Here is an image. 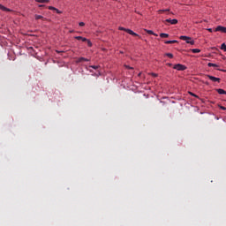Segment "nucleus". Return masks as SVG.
Here are the masks:
<instances>
[{
    "label": "nucleus",
    "mask_w": 226,
    "mask_h": 226,
    "mask_svg": "<svg viewBox=\"0 0 226 226\" xmlns=\"http://www.w3.org/2000/svg\"><path fill=\"white\" fill-rule=\"evenodd\" d=\"M180 40H183L185 41V43H189L190 45H195V40H193L192 37L181 35Z\"/></svg>",
    "instance_id": "1"
},
{
    "label": "nucleus",
    "mask_w": 226,
    "mask_h": 226,
    "mask_svg": "<svg viewBox=\"0 0 226 226\" xmlns=\"http://www.w3.org/2000/svg\"><path fill=\"white\" fill-rule=\"evenodd\" d=\"M174 70H177V72H185L186 70V66L181 64H177L173 66Z\"/></svg>",
    "instance_id": "2"
},
{
    "label": "nucleus",
    "mask_w": 226,
    "mask_h": 226,
    "mask_svg": "<svg viewBox=\"0 0 226 226\" xmlns=\"http://www.w3.org/2000/svg\"><path fill=\"white\" fill-rule=\"evenodd\" d=\"M162 22H163V24H167V22H169L171 26H176V24H177L178 21L176 19H167L163 20Z\"/></svg>",
    "instance_id": "3"
},
{
    "label": "nucleus",
    "mask_w": 226,
    "mask_h": 226,
    "mask_svg": "<svg viewBox=\"0 0 226 226\" xmlns=\"http://www.w3.org/2000/svg\"><path fill=\"white\" fill-rule=\"evenodd\" d=\"M207 77L209 79V80H211L212 82H217L218 84H220L221 82V79L220 78H217V77H215V76H212V75H207Z\"/></svg>",
    "instance_id": "4"
},
{
    "label": "nucleus",
    "mask_w": 226,
    "mask_h": 226,
    "mask_svg": "<svg viewBox=\"0 0 226 226\" xmlns=\"http://www.w3.org/2000/svg\"><path fill=\"white\" fill-rule=\"evenodd\" d=\"M215 33H218V31L220 33H226V27L222 26H217L215 29Z\"/></svg>",
    "instance_id": "5"
},
{
    "label": "nucleus",
    "mask_w": 226,
    "mask_h": 226,
    "mask_svg": "<svg viewBox=\"0 0 226 226\" xmlns=\"http://www.w3.org/2000/svg\"><path fill=\"white\" fill-rule=\"evenodd\" d=\"M48 9L56 11L58 15H61V13H63V11L54 6H49Z\"/></svg>",
    "instance_id": "6"
},
{
    "label": "nucleus",
    "mask_w": 226,
    "mask_h": 226,
    "mask_svg": "<svg viewBox=\"0 0 226 226\" xmlns=\"http://www.w3.org/2000/svg\"><path fill=\"white\" fill-rule=\"evenodd\" d=\"M126 33H128V34H131L132 36H139L137 33L133 32V30L129 28H127Z\"/></svg>",
    "instance_id": "7"
},
{
    "label": "nucleus",
    "mask_w": 226,
    "mask_h": 226,
    "mask_svg": "<svg viewBox=\"0 0 226 226\" xmlns=\"http://www.w3.org/2000/svg\"><path fill=\"white\" fill-rule=\"evenodd\" d=\"M82 61L89 62V59L81 56L76 60V63H82Z\"/></svg>",
    "instance_id": "8"
},
{
    "label": "nucleus",
    "mask_w": 226,
    "mask_h": 226,
    "mask_svg": "<svg viewBox=\"0 0 226 226\" xmlns=\"http://www.w3.org/2000/svg\"><path fill=\"white\" fill-rule=\"evenodd\" d=\"M35 20H47V19H45L43 16L41 15H38V14H35Z\"/></svg>",
    "instance_id": "9"
},
{
    "label": "nucleus",
    "mask_w": 226,
    "mask_h": 226,
    "mask_svg": "<svg viewBox=\"0 0 226 226\" xmlns=\"http://www.w3.org/2000/svg\"><path fill=\"white\" fill-rule=\"evenodd\" d=\"M0 10H2V11H11V9H8L7 7H4V5L0 4Z\"/></svg>",
    "instance_id": "10"
},
{
    "label": "nucleus",
    "mask_w": 226,
    "mask_h": 226,
    "mask_svg": "<svg viewBox=\"0 0 226 226\" xmlns=\"http://www.w3.org/2000/svg\"><path fill=\"white\" fill-rule=\"evenodd\" d=\"M146 33H147V34H152L153 36H158L157 34H155L153 30H147L145 29Z\"/></svg>",
    "instance_id": "11"
},
{
    "label": "nucleus",
    "mask_w": 226,
    "mask_h": 226,
    "mask_svg": "<svg viewBox=\"0 0 226 226\" xmlns=\"http://www.w3.org/2000/svg\"><path fill=\"white\" fill-rule=\"evenodd\" d=\"M75 40H81V41H87V38L82 36H75Z\"/></svg>",
    "instance_id": "12"
},
{
    "label": "nucleus",
    "mask_w": 226,
    "mask_h": 226,
    "mask_svg": "<svg viewBox=\"0 0 226 226\" xmlns=\"http://www.w3.org/2000/svg\"><path fill=\"white\" fill-rule=\"evenodd\" d=\"M216 91L218 94H226V91L222 88H218Z\"/></svg>",
    "instance_id": "13"
},
{
    "label": "nucleus",
    "mask_w": 226,
    "mask_h": 226,
    "mask_svg": "<svg viewBox=\"0 0 226 226\" xmlns=\"http://www.w3.org/2000/svg\"><path fill=\"white\" fill-rule=\"evenodd\" d=\"M207 66H208L209 68H211V67L218 68V64H213V63H208V64H207Z\"/></svg>",
    "instance_id": "14"
},
{
    "label": "nucleus",
    "mask_w": 226,
    "mask_h": 226,
    "mask_svg": "<svg viewBox=\"0 0 226 226\" xmlns=\"http://www.w3.org/2000/svg\"><path fill=\"white\" fill-rule=\"evenodd\" d=\"M164 43H165L166 45H169V44H170V43H177V41H176V40H173V41H165Z\"/></svg>",
    "instance_id": "15"
},
{
    "label": "nucleus",
    "mask_w": 226,
    "mask_h": 226,
    "mask_svg": "<svg viewBox=\"0 0 226 226\" xmlns=\"http://www.w3.org/2000/svg\"><path fill=\"white\" fill-rule=\"evenodd\" d=\"M191 52H192V54H199V53H200V49H191Z\"/></svg>",
    "instance_id": "16"
},
{
    "label": "nucleus",
    "mask_w": 226,
    "mask_h": 226,
    "mask_svg": "<svg viewBox=\"0 0 226 226\" xmlns=\"http://www.w3.org/2000/svg\"><path fill=\"white\" fill-rule=\"evenodd\" d=\"M160 37H161V38H169V34L161 33V34H160Z\"/></svg>",
    "instance_id": "17"
},
{
    "label": "nucleus",
    "mask_w": 226,
    "mask_h": 226,
    "mask_svg": "<svg viewBox=\"0 0 226 226\" xmlns=\"http://www.w3.org/2000/svg\"><path fill=\"white\" fill-rule=\"evenodd\" d=\"M35 3H50V0H35Z\"/></svg>",
    "instance_id": "18"
},
{
    "label": "nucleus",
    "mask_w": 226,
    "mask_h": 226,
    "mask_svg": "<svg viewBox=\"0 0 226 226\" xmlns=\"http://www.w3.org/2000/svg\"><path fill=\"white\" fill-rule=\"evenodd\" d=\"M221 50H223L224 52H226V44L225 43H222L221 45Z\"/></svg>",
    "instance_id": "19"
},
{
    "label": "nucleus",
    "mask_w": 226,
    "mask_h": 226,
    "mask_svg": "<svg viewBox=\"0 0 226 226\" xmlns=\"http://www.w3.org/2000/svg\"><path fill=\"white\" fill-rule=\"evenodd\" d=\"M165 56H167V57H170V59H172L174 57V55L172 53H166Z\"/></svg>",
    "instance_id": "20"
},
{
    "label": "nucleus",
    "mask_w": 226,
    "mask_h": 226,
    "mask_svg": "<svg viewBox=\"0 0 226 226\" xmlns=\"http://www.w3.org/2000/svg\"><path fill=\"white\" fill-rule=\"evenodd\" d=\"M164 11H170V9L159 10L158 13H163Z\"/></svg>",
    "instance_id": "21"
},
{
    "label": "nucleus",
    "mask_w": 226,
    "mask_h": 226,
    "mask_svg": "<svg viewBox=\"0 0 226 226\" xmlns=\"http://www.w3.org/2000/svg\"><path fill=\"white\" fill-rule=\"evenodd\" d=\"M89 68H93V70H98V68H100V65H90Z\"/></svg>",
    "instance_id": "22"
},
{
    "label": "nucleus",
    "mask_w": 226,
    "mask_h": 226,
    "mask_svg": "<svg viewBox=\"0 0 226 226\" xmlns=\"http://www.w3.org/2000/svg\"><path fill=\"white\" fill-rule=\"evenodd\" d=\"M86 41L87 42L88 47H93V42H91V40L87 39Z\"/></svg>",
    "instance_id": "23"
},
{
    "label": "nucleus",
    "mask_w": 226,
    "mask_h": 226,
    "mask_svg": "<svg viewBox=\"0 0 226 226\" xmlns=\"http://www.w3.org/2000/svg\"><path fill=\"white\" fill-rule=\"evenodd\" d=\"M118 29H119V31H125V33H126V31H128V28H124L123 26H119Z\"/></svg>",
    "instance_id": "24"
},
{
    "label": "nucleus",
    "mask_w": 226,
    "mask_h": 226,
    "mask_svg": "<svg viewBox=\"0 0 226 226\" xmlns=\"http://www.w3.org/2000/svg\"><path fill=\"white\" fill-rule=\"evenodd\" d=\"M79 26H80V27H84V26H86V23H84V22H79Z\"/></svg>",
    "instance_id": "25"
},
{
    "label": "nucleus",
    "mask_w": 226,
    "mask_h": 226,
    "mask_svg": "<svg viewBox=\"0 0 226 226\" xmlns=\"http://www.w3.org/2000/svg\"><path fill=\"white\" fill-rule=\"evenodd\" d=\"M124 67L127 69V70H133V67L130 66V65H124Z\"/></svg>",
    "instance_id": "26"
},
{
    "label": "nucleus",
    "mask_w": 226,
    "mask_h": 226,
    "mask_svg": "<svg viewBox=\"0 0 226 226\" xmlns=\"http://www.w3.org/2000/svg\"><path fill=\"white\" fill-rule=\"evenodd\" d=\"M189 94H191V96H194V98H198L197 94L192 93V92H189Z\"/></svg>",
    "instance_id": "27"
},
{
    "label": "nucleus",
    "mask_w": 226,
    "mask_h": 226,
    "mask_svg": "<svg viewBox=\"0 0 226 226\" xmlns=\"http://www.w3.org/2000/svg\"><path fill=\"white\" fill-rule=\"evenodd\" d=\"M150 75H151L152 77H158V74H156V73H154V72L150 73Z\"/></svg>",
    "instance_id": "28"
},
{
    "label": "nucleus",
    "mask_w": 226,
    "mask_h": 226,
    "mask_svg": "<svg viewBox=\"0 0 226 226\" xmlns=\"http://www.w3.org/2000/svg\"><path fill=\"white\" fill-rule=\"evenodd\" d=\"M207 31H208L209 33H213V28H207Z\"/></svg>",
    "instance_id": "29"
},
{
    "label": "nucleus",
    "mask_w": 226,
    "mask_h": 226,
    "mask_svg": "<svg viewBox=\"0 0 226 226\" xmlns=\"http://www.w3.org/2000/svg\"><path fill=\"white\" fill-rule=\"evenodd\" d=\"M220 109H221L222 110H226V108L223 107V106H221Z\"/></svg>",
    "instance_id": "30"
},
{
    "label": "nucleus",
    "mask_w": 226,
    "mask_h": 226,
    "mask_svg": "<svg viewBox=\"0 0 226 226\" xmlns=\"http://www.w3.org/2000/svg\"><path fill=\"white\" fill-rule=\"evenodd\" d=\"M45 7V4H39V8H43Z\"/></svg>",
    "instance_id": "31"
},
{
    "label": "nucleus",
    "mask_w": 226,
    "mask_h": 226,
    "mask_svg": "<svg viewBox=\"0 0 226 226\" xmlns=\"http://www.w3.org/2000/svg\"><path fill=\"white\" fill-rule=\"evenodd\" d=\"M102 50H103V52H105V50H107V49L105 48H102Z\"/></svg>",
    "instance_id": "32"
},
{
    "label": "nucleus",
    "mask_w": 226,
    "mask_h": 226,
    "mask_svg": "<svg viewBox=\"0 0 226 226\" xmlns=\"http://www.w3.org/2000/svg\"><path fill=\"white\" fill-rule=\"evenodd\" d=\"M56 52L57 54H61V51H59V50H56Z\"/></svg>",
    "instance_id": "33"
},
{
    "label": "nucleus",
    "mask_w": 226,
    "mask_h": 226,
    "mask_svg": "<svg viewBox=\"0 0 226 226\" xmlns=\"http://www.w3.org/2000/svg\"><path fill=\"white\" fill-rule=\"evenodd\" d=\"M140 75H142V72H139V73L138 74V77H140Z\"/></svg>",
    "instance_id": "34"
},
{
    "label": "nucleus",
    "mask_w": 226,
    "mask_h": 226,
    "mask_svg": "<svg viewBox=\"0 0 226 226\" xmlns=\"http://www.w3.org/2000/svg\"><path fill=\"white\" fill-rule=\"evenodd\" d=\"M119 53H120V54H124V51H119Z\"/></svg>",
    "instance_id": "35"
},
{
    "label": "nucleus",
    "mask_w": 226,
    "mask_h": 226,
    "mask_svg": "<svg viewBox=\"0 0 226 226\" xmlns=\"http://www.w3.org/2000/svg\"><path fill=\"white\" fill-rule=\"evenodd\" d=\"M69 33H73V30H70Z\"/></svg>",
    "instance_id": "36"
},
{
    "label": "nucleus",
    "mask_w": 226,
    "mask_h": 226,
    "mask_svg": "<svg viewBox=\"0 0 226 226\" xmlns=\"http://www.w3.org/2000/svg\"><path fill=\"white\" fill-rule=\"evenodd\" d=\"M169 66H172V64H169Z\"/></svg>",
    "instance_id": "37"
}]
</instances>
